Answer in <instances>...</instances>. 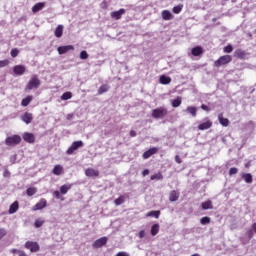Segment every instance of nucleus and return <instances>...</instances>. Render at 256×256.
Here are the masks:
<instances>
[{"label": "nucleus", "instance_id": "1", "mask_svg": "<svg viewBox=\"0 0 256 256\" xmlns=\"http://www.w3.org/2000/svg\"><path fill=\"white\" fill-rule=\"evenodd\" d=\"M41 85V80H39V78L37 76H33L27 86H26V90L29 91H33V89H39V86Z\"/></svg>", "mask_w": 256, "mask_h": 256}, {"label": "nucleus", "instance_id": "2", "mask_svg": "<svg viewBox=\"0 0 256 256\" xmlns=\"http://www.w3.org/2000/svg\"><path fill=\"white\" fill-rule=\"evenodd\" d=\"M19 143H21V136L19 135H12L5 139V144L8 145V147H15V145H19Z\"/></svg>", "mask_w": 256, "mask_h": 256}, {"label": "nucleus", "instance_id": "3", "mask_svg": "<svg viewBox=\"0 0 256 256\" xmlns=\"http://www.w3.org/2000/svg\"><path fill=\"white\" fill-rule=\"evenodd\" d=\"M231 61H233V57H231V55H224L216 60L214 65L215 67H221V65H227L228 63H231Z\"/></svg>", "mask_w": 256, "mask_h": 256}, {"label": "nucleus", "instance_id": "4", "mask_svg": "<svg viewBox=\"0 0 256 256\" xmlns=\"http://www.w3.org/2000/svg\"><path fill=\"white\" fill-rule=\"evenodd\" d=\"M83 141H75L72 143V145L67 149L66 153L67 155H73L77 149H80V147H83Z\"/></svg>", "mask_w": 256, "mask_h": 256}, {"label": "nucleus", "instance_id": "5", "mask_svg": "<svg viewBox=\"0 0 256 256\" xmlns=\"http://www.w3.org/2000/svg\"><path fill=\"white\" fill-rule=\"evenodd\" d=\"M167 115V109L165 108H157L152 111V117L154 119H163Z\"/></svg>", "mask_w": 256, "mask_h": 256}, {"label": "nucleus", "instance_id": "6", "mask_svg": "<svg viewBox=\"0 0 256 256\" xmlns=\"http://www.w3.org/2000/svg\"><path fill=\"white\" fill-rule=\"evenodd\" d=\"M26 249H29L31 253H37L39 251V244L37 242H26L25 244Z\"/></svg>", "mask_w": 256, "mask_h": 256}, {"label": "nucleus", "instance_id": "7", "mask_svg": "<svg viewBox=\"0 0 256 256\" xmlns=\"http://www.w3.org/2000/svg\"><path fill=\"white\" fill-rule=\"evenodd\" d=\"M75 47L73 45H67V46H60L57 48V51L59 55H65V53H68V51H73Z\"/></svg>", "mask_w": 256, "mask_h": 256}, {"label": "nucleus", "instance_id": "8", "mask_svg": "<svg viewBox=\"0 0 256 256\" xmlns=\"http://www.w3.org/2000/svg\"><path fill=\"white\" fill-rule=\"evenodd\" d=\"M45 207H47V200L41 199L32 209L33 211H41V209H45Z\"/></svg>", "mask_w": 256, "mask_h": 256}, {"label": "nucleus", "instance_id": "9", "mask_svg": "<svg viewBox=\"0 0 256 256\" xmlns=\"http://www.w3.org/2000/svg\"><path fill=\"white\" fill-rule=\"evenodd\" d=\"M107 244V237H102L93 243L94 249H99Z\"/></svg>", "mask_w": 256, "mask_h": 256}, {"label": "nucleus", "instance_id": "10", "mask_svg": "<svg viewBox=\"0 0 256 256\" xmlns=\"http://www.w3.org/2000/svg\"><path fill=\"white\" fill-rule=\"evenodd\" d=\"M21 120L26 123V125H29V123H31V121H33V114L29 113V112H25L22 116H21Z\"/></svg>", "mask_w": 256, "mask_h": 256}, {"label": "nucleus", "instance_id": "11", "mask_svg": "<svg viewBox=\"0 0 256 256\" xmlns=\"http://www.w3.org/2000/svg\"><path fill=\"white\" fill-rule=\"evenodd\" d=\"M86 177H99V170H95L93 168H88L85 171Z\"/></svg>", "mask_w": 256, "mask_h": 256}, {"label": "nucleus", "instance_id": "12", "mask_svg": "<svg viewBox=\"0 0 256 256\" xmlns=\"http://www.w3.org/2000/svg\"><path fill=\"white\" fill-rule=\"evenodd\" d=\"M13 73H15V75H23L25 73V66L23 65L14 66Z\"/></svg>", "mask_w": 256, "mask_h": 256}, {"label": "nucleus", "instance_id": "13", "mask_svg": "<svg viewBox=\"0 0 256 256\" xmlns=\"http://www.w3.org/2000/svg\"><path fill=\"white\" fill-rule=\"evenodd\" d=\"M122 15H125V9H123V8L111 13L112 19H116V20L121 19Z\"/></svg>", "mask_w": 256, "mask_h": 256}, {"label": "nucleus", "instance_id": "14", "mask_svg": "<svg viewBox=\"0 0 256 256\" xmlns=\"http://www.w3.org/2000/svg\"><path fill=\"white\" fill-rule=\"evenodd\" d=\"M23 139L24 141H26L27 143H35V136L31 133H24L23 134Z\"/></svg>", "mask_w": 256, "mask_h": 256}, {"label": "nucleus", "instance_id": "15", "mask_svg": "<svg viewBox=\"0 0 256 256\" xmlns=\"http://www.w3.org/2000/svg\"><path fill=\"white\" fill-rule=\"evenodd\" d=\"M162 19H164V21H171V19H173V14L169 10H163Z\"/></svg>", "mask_w": 256, "mask_h": 256}, {"label": "nucleus", "instance_id": "16", "mask_svg": "<svg viewBox=\"0 0 256 256\" xmlns=\"http://www.w3.org/2000/svg\"><path fill=\"white\" fill-rule=\"evenodd\" d=\"M73 187V184H65L60 187V193L61 195H67L69 190Z\"/></svg>", "mask_w": 256, "mask_h": 256}, {"label": "nucleus", "instance_id": "17", "mask_svg": "<svg viewBox=\"0 0 256 256\" xmlns=\"http://www.w3.org/2000/svg\"><path fill=\"white\" fill-rule=\"evenodd\" d=\"M155 153H157V148H150L149 150L143 153V157L144 159H149V157H151V155H155Z\"/></svg>", "mask_w": 256, "mask_h": 256}, {"label": "nucleus", "instance_id": "18", "mask_svg": "<svg viewBox=\"0 0 256 256\" xmlns=\"http://www.w3.org/2000/svg\"><path fill=\"white\" fill-rule=\"evenodd\" d=\"M211 125H213V123H211V121L208 120V121H206V122L200 124V125L198 126V129H199L200 131H205V130H207V129H210Z\"/></svg>", "mask_w": 256, "mask_h": 256}, {"label": "nucleus", "instance_id": "19", "mask_svg": "<svg viewBox=\"0 0 256 256\" xmlns=\"http://www.w3.org/2000/svg\"><path fill=\"white\" fill-rule=\"evenodd\" d=\"M18 209H19V202L15 201L10 205L9 214L13 215V213H17Z\"/></svg>", "mask_w": 256, "mask_h": 256}, {"label": "nucleus", "instance_id": "20", "mask_svg": "<svg viewBox=\"0 0 256 256\" xmlns=\"http://www.w3.org/2000/svg\"><path fill=\"white\" fill-rule=\"evenodd\" d=\"M218 119H219V123L223 127H229V119L223 118V114H219Z\"/></svg>", "mask_w": 256, "mask_h": 256}, {"label": "nucleus", "instance_id": "21", "mask_svg": "<svg viewBox=\"0 0 256 256\" xmlns=\"http://www.w3.org/2000/svg\"><path fill=\"white\" fill-rule=\"evenodd\" d=\"M43 7H45V3H43V2L37 3L36 5L33 6L32 11H33V13H37V12L41 11V9H43Z\"/></svg>", "mask_w": 256, "mask_h": 256}, {"label": "nucleus", "instance_id": "22", "mask_svg": "<svg viewBox=\"0 0 256 256\" xmlns=\"http://www.w3.org/2000/svg\"><path fill=\"white\" fill-rule=\"evenodd\" d=\"M55 37H62L63 36V25H58L54 32Z\"/></svg>", "mask_w": 256, "mask_h": 256}, {"label": "nucleus", "instance_id": "23", "mask_svg": "<svg viewBox=\"0 0 256 256\" xmlns=\"http://www.w3.org/2000/svg\"><path fill=\"white\" fill-rule=\"evenodd\" d=\"M201 53H203V48H201V47H199V46L194 47V48L192 49V55H193L194 57H199V55H201Z\"/></svg>", "mask_w": 256, "mask_h": 256}, {"label": "nucleus", "instance_id": "24", "mask_svg": "<svg viewBox=\"0 0 256 256\" xmlns=\"http://www.w3.org/2000/svg\"><path fill=\"white\" fill-rule=\"evenodd\" d=\"M160 83H161L162 85H169V83H171V77L162 75V76L160 77Z\"/></svg>", "mask_w": 256, "mask_h": 256}, {"label": "nucleus", "instance_id": "25", "mask_svg": "<svg viewBox=\"0 0 256 256\" xmlns=\"http://www.w3.org/2000/svg\"><path fill=\"white\" fill-rule=\"evenodd\" d=\"M186 113H189L190 115H192V117H197V108L193 106H189L186 109Z\"/></svg>", "mask_w": 256, "mask_h": 256}, {"label": "nucleus", "instance_id": "26", "mask_svg": "<svg viewBox=\"0 0 256 256\" xmlns=\"http://www.w3.org/2000/svg\"><path fill=\"white\" fill-rule=\"evenodd\" d=\"M201 206L204 211H207V209H213V203L211 202V200L203 202Z\"/></svg>", "mask_w": 256, "mask_h": 256}, {"label": "nucleus", "instance_id": "27", "mask_svg": "<svg viewBox=\"0 0 256 256\" xmlns=\"http://www.w3.org/2000/svg\"><path fill=\"white\" fill-rule=\"evenodd\" d=\"M32 101H33V96H27L22 100L21 105L22 107H27V105H29V103H31Z\"/></svg>", "mask_w": 256, "mask_h": 256}, {"label": "nucleus", "instance_id": "28", "mask_svg": "<svg viewBox=\"0 0 256 256\" xmlns=\"http://www.w3.org/2000/svg\"><path fill=\"white\" fill-rule=\"evenodd\" d=\"M54 175H63V166L56 165L53 169Z\"/></svg>", "mask_w": 256, "mask_h": 256}, {"label": "nucleus", "instance_id": "29", "mask_svg": "<svg viewBox=\"0 0 256 256\" xmlns=\"http://www.w3.org/2000/svg\"><path fill=\"white\" fill-rule=\"evenodd\" d=\"M169 199H170L171 202L177 201V200L179 199V192H177V191H175V190L172 191V192L170 193Z\"/></svg>", "mask_w": 256, "mask_h": 256}, {"label": "nucleus", "instance_id": "30", "mask_svg": "<svg viewBox=\"0 0 256 256\" xmlns=\"http://www.w3.org/2000/svg\"><path fill=\"white\" fill-rule=\"evenodd\" d=\"M242 179H244L245 183H253V176L249 173L243 174Z\"/></svg>", "mask_w": 256, "mask_h": 256}, {"label": "nucleus", "instance_id": "31", "mask_svg": "<svg viewBox=\"0 0 256 256\" xmlns=\"http://www.w3.org/2000/svg\"><path fill=\"white\" fill-rule=\"evenodd\" d=\"M150 233L153 237H155V235H157V233H159V224L152 225Z\"/></svg>", "mask_w": 256, "mask_h": 256}, {"label": "nucleus", "instance_id": "32", "mask_svg": "<svg viewBox=\"0 0 256 256\" xmlns=\"http://www.w3.org/2000/svg\"><path fill=\"white\" fill-rule=\"evenodd\" d=\"M161 212L159 211H150L146 214V217H155V219H159V215Z\"/></svg>", "mask_w": 256, "mask_h": 256}, {"label": "nucleus", "instance_id": "33", "mask_svg": "<svg viewBox=\"0 0 256 256\" xmlns=\"http://www.w3.org/2000/svg\"><path fill=\"white\" fill-rule=\"evenodd\" d=\"M151 181H161V179H163V174H161V172L154 174L151 176Z\"/></svg>", "mask_w": 256, "mask_h": 256}, {"label": "nucleus", "instance_id": "34", "mask_svg": "<svg viewBox=\"0 0 256 256\" xmlns=\"http://www.w3.org/2000/svg\"><path fill=\"white\" fill-rule=\"evenodd\" d=\"M43 223H45V220L43 218H38L35 220V227L39 229V227H43Z\"/></svg>", "mask_w": 256, "mask_h": 256}, {"label": "nucleus", "instance_id": "35", "mask_svg": "<svg viewBox=\"0 0 256 256\" xmlns=\"http://www.w3.org/2000/svg\"><path fill=\"white\" fill-rule=\"evenodd\" d=\"M73 97V94L71 92H65L62 96L61 99L62 101H69Z\"/></svg>", "mask_w": 256, "mask_h": 256}, {"label": "nucleus", "instance_id": "36", "mask_svg": "<svg viewBox=\"0 0 256 256\" xmlns=\"http://www.w3.org/2000/svg\"><path fill=\"white\" fill-rule=\"evenodd\" d=\"M109 91V86L108 85H103L99 88L98 94L103 95V93H107Z\"/></svg>", "mask_w": 256, "mask_h": 256}, {"label": "nucleus", "instance_id": "37", "mask_svg": "<svg viewBox=\"0 0 256 256\" xmlns=\"http://www.w3.org/2000/svg\"><path fill=\"white\" fill-rule=\"evenodd\" d=\"M181 105V97L172 100V107L177 108Z\"/></svg>", "mask_w": 256, "mask_h": 256}, {"label": "nucleus", "instance_id": "38", "mask_svg": "<svg viewBox=\"0 0 256 256\" xmlns=\"http://www.w3.org/2000/svg\"><path fill=\"white\" fill-rule=\"evenodd\" d=\"M26 193H27L28 197H33V195H35V193H37V188H28L26 190Z\"/></svg>", "mask_w": 256, "mask_h": 256}, {"label": "nucleus", "instance_id": "39", "mask_svg": "<svg viewBox=\"0 0 256 256\" xmlns=\"http://www.w3.org/2000/svg\"><path fill=\"white\" fill-rule=\"evenodd\" d=\"M200 223H201V225H207V224L211 223V218H209L207 216L202 217L200 219Z\"/></svg>", "mask_w": 256, "mask_h": 256}, {"label": "nucleus", "instance_id": "40", "mask_svg": "<svg viewBox=\"0 0 256 256\" xmlns=\"http://www.w3.org/2000/svg\"><path fill=\"white\" fill-rule=\"evenodd\" d=\"M80 59L82 60L89 59V54L87 53V51L83 50L80 52Z\"/></svg>", "mask_w": 256, "mask_h": 256}, {"label": "nucleus", "instance_id": "41", "mask_svg": "<svg viewBox=\"0 0 256 256\" xmlns=\"http://www.w3.org/2000/svg\"><path fill=\"white\" fill-rule=\"evenodd\" d=\"M125 203V198L123 196L119 197L118 199L115 200V205H123Z\"/></svg>", "mask_w": 256, "mask_h": 256}, {"label": "nucleus", "instance_id": "42", "mask_svg": "<svg viewBox=\"0 0 256 256\" xmlns=\"http://www.w3.org/2000/svg\"><path fill=\"white\" fill-rule=\"evenodd\" d=\"M182 9H183V6H175L173 8V13H175L176 15H179V13H181Z\"/></svg>", "mask_w": 256, "mask_h": 256}, {"label": "nucleus", "instance_id": "43", "mask_svg": "<svg viewBox=\"0 0 256 256\" xmlns=\"http://www.w3.org/2000/svg\"><path fill=\"white\" fill-rule=\"evenodd\" d=\"M7 65H9L8 59L0 60V69H2V67H7Z\"/></svg>", "mask_w": 256, "mask_h": 256}, {"label": "nucleus", "instance_id": "44", "mask_svg": "<svg viewBox=\"0 0 256 256\" xmlns=\"http://www.w3.org/2000/svg\"><path fill=\"white\" fill-rule=\"evenodd\" d=\"M233 52V46L228 45L224 48V53H232Z\"/></svg>", "mask_w": 256, "mask_h": 256}, {"label": "nucleus", "instance_id": "45", "mask_svg": "<svg viewBox=\"0 0 256 256\" xmlns=\"http://www.w3.org/2000/svg\"><path fill=\"white\" fill-rule=\"evenodd\" d=\"M145 235H147L145 230H140L139 233H138L139 239H144Z\"/></svg>", "mask_w": 256, "mask_h": 256}, {"label": "nucleus", "instance_id": "46", "mask_svg": "<svg viewBox=\"0 0 256 256\" xmlns=\"http://www.w3.org/2000/svg\"><path fill=\"white\" fill-rule=\"evenodd\" d=\"M53 195L56 199H61L63 201V198H61V191H54Z\"/></svg>", "mask_w": 256, "mask_h": 256}, {"label": "nucleus", "instance_id": "47", "mask_svg": "<svg viewBox=\"0 0 256 256\" xmlns=\"http://www.w3.org/2000/svg\"><path fill=\"white\" fill-rule=\"evenodd\" d=\"M7 235V230L0 228V239H3Z\"/></svg>", "mask_w": 256, "mask_h": 256}, {"label": "nucleus", "instance_id": "48", "mask_svg": "<svg viewBox=\"0 0 256 256\" xmlns=\"http://www.w3.org/2000/svg\"><path fill=\"white\" fill-rule=\"evenodd\" d=\"M18 55H19V50L13 49V50L11 51V57H17Z\"/></svg>", "mask_w": 256, "mask_h": 256}, {"label": "nucleus", "instance_id": "49", "mask_svg": "<svg viewBox=\"0 0 256 256\" xmlns=\"http://www.w3.org/2000/svg\"><path fill=\"white\" fill-rule=\"evenodd\" d=\"M237 172H238L237 168H231L229 170V175H237Z\"/></svg>", "mask_w": 256, "mask_h": 256}, {"label": "nucleus", "instance_id": "50", "mask_svg": "<svg viewBox=\"0 0 256 256\" xmlns=\"http://www.w3.org/2000/svg\"><path fill=\"white\" fill-rule=\"evenodd\" d=\"M241 55H243V52L241 50H236L234 52V57H241Z\"/></svg>", "mask_w": 256, "mask_h": 256}, {"label": "nucleus", "instance_id": "51", "mask_svg": "<svg viewBox=\"0 0 256 256\" xmlns=\"http://www.w3.org/2000/svg\"><path fill=\"white\" fill-rule=\"evenodd\" d=\"M75 117V114H68L67 116H66V119L68 120V121H73V118Z\"/></svg>", "mask_w": 256, "mask_h": 256}, {"label": "nucleus", "instance_id": "52", "mask_svg": "<svg viewBox=\"0 0 256 256\" xmlns=\"http://www.w3.org/2000/svg\"><path fill=\"white\" fill-rule=\"evenodd\" d=\"M201 109H202L203 111H210V110H209V106H207V105H205V104H202Z\"/></svg>", "mask_w": 256, "mask_h": 256}, {"label": "nucleus", "instance_id": "53", "mask_svg": "<svg viewBox=\"0 0 256 256\" xmlns=\"http://www.w3.org/2000/svg\"><path fill=\"white\" fill-rule=\"evenodd\" d=\"M142 175H143V177H147V175H149V169H145V170L142 172Z\"/></svg>", "mask_w": 256, "mask_h": 256}, {"label": "nucleus", "instance_id": "54", "mask_svg": "<svg viewBox=\"0 0 256 256\" xmlns=\"http://www.w3.org/2000/svg\"><path fill=\"white\" fill-rule=\"evenodd\" d=\"M18 256H27V254L25 253V251L19 250L18 251Z\"/></svg>", "mask_w": 256, "mask_h": 256}, {"label": "nucleus", "instance_id": "55", "mask_svg": "<svg viewBox=\"0 0 256 256\" xmlns=\"http://www.w3.org/2000/svg\"><path fill=\"white\" fill-rule=\"evenodd\" d=\"M175 161L176 163H181V158H179V156H175Z\"/></svg>", "mask_w": 256, "mask_h": 256}, {"label": "nucleus", "instance_id": "56", "mask_svg": "<svg viewBox=\"0 0 256 256\" xmlns=\"http://www.w3.org/2000/svg\"><path fill=\"white\" fill-rule=\"evenodd\" d=\"M130 135H131V137H135L137 135V133L132 130V131H130Z\"/></svg>", "mask_w": 256, "mask_h": 256}, {"label": "nucleus", "instance_id": "57", "mask_svg": "<svg viewBox=\"0 0 256 256\" xmlns=\"http://www.w3.org/2000/svg\"><path fill=\"white\" fill-rule=\"evenodd\" d=\"M18 251H19V250H17V249H12V250H11V253H14V254L17 255V254H18Z\"/></svg>", "mask_w": 256, "mask_h": 256}, {"label": "nucleus", "instance_id": "58", "mask_svg": "<svg viewBox=\"0 0 256 256\" xmlns=\"http://www.w3.org/2000/svg\"><path fill=\"white\" fill-rule=\"evenodd\" d=\"M8 175H9V171L6 170V171L4 172V177H7Z\"/></svg>", "mask_w": 256, "mask_h": 256}]
</instances>
